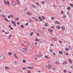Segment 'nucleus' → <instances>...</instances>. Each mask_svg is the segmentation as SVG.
I'll list each match as a JSON object with an SVG mask.
<instances>
[{
	"instance_id": "393cba45",
	"label": "nucleus",
	"mask_w": 73,
	"mask_h": 73,
	"mask_svg": "<svg viewBox=\"0 0 73 73\" xmlns=\"http://www.w3.org/2000/svg\"><path fill=\"white\" fill-rule=\"evenodd\" d=\"M28 21L29 22V23H32V20H31V19L29 20Z\"/></svg>"
},
{
	"instance_id": "dca6fc26",
	"label": "nucleus",
	"mask_w": 73,
	"mask_h": 73,
	"mask_svg": "<svg viewBox=\"0 0 73 73\" xmlns=\"http://www.w3.org/2000/svg\"><path fill=\"white\" fill-rule=\"evenodd\" d=\"M21 28H24V25H21Z\"/></svg>"
},
{
	"instance_id": "f03ea898",
	"label": "nucleus",
	"mask_w": 73,
	"mask_h": 73,
	"mask_svg": "<svg viewBox=\"0 0 73 73\" xmlns=\"http://www.w3.org/2000/svg\"><path fill=\"white\" fill-rule=\"evenodd\" d=\"M5 58L3 56H1L0 57V60H4Z\"/></svg>"
},
{
	"instance_id": "6e6552de",
	"label": "nucleus",
	"mask_w": 73,
	"mask_h": 73,
	"mask_svg": "<svg viewBox=\"0 0 73 73\" xmlns=\"http://www.w3.org/2000/svg\"><path fill=\"white\" fill-rule=\"evenodd\" d=\"M38 19L39 20H39L40 21H42L43 20L42 19L41 17H39Z\"/></svg>"
},
{
	"instance_id": "a18cd8bd",
	"label": "nucleus",
	"mask_w": 73,
	"mask_h": 73,
	"mask_svg": "<svg viewBox=\"0 0 73 73\" xmlns=\"http://www.w3.org/2000/svg\"><path fill=\"white\" fill-rule=\"evenodd\" d=\"M27 68H29V69H31V67H27Z\"/></svg>"
},
{
	"instance_id": "c9c22d12",
	"label": "nucleus",
	"mask_w": 73,
	"mask_h": 73,
	"mask_svg": "<svg viewBox=\"0 0 73 73\" xmlns=\"http://www.w3.org/2000/svg\"><path fill=\"white\" fill-rule=\"evenodd\" d=\"M1 15H2V16L3 17H5V16L3 14H2Z\"/></svg>"
},
{
	"instance_id": "680f3d73",
	"label": "nucleus",
	"mask_w": 73,
	"mask_h": 73,
	"mask_svg": "<svg viewBox=\"0 0 73 73\" xmlns=\"http://www.w3.org/2000/svg\"><path fill=\"white\" fill-rule=\"evenodd\" d=\"M10 29L11 30H13V29L11 27L10 28Z\"/></svg>"
},
{
	"instance_id": "412c9836",
	"label": "nucleus",
	"mask_w": 73,
	"mask_h": 73,
	"mask_svg": "<svg viewBox=\"0 0 73 73\" xmlns=\"http://www.w3.org/2000/svg\"><path fill=\"white\" fill-rule=\"evenodd\" d=\"M33 32H32L30 33V36H33Z\"/></svg>"
},
{
	"instance_id": "5701e85b",
	"label": "nucleus",
	"mask_w": 73,
	"mask_h": 73,
	"mask_svg": "<svg viewBox=\"0 0 73 73\" xmlns=\"http://www.w3.org/2000/svg\"><path fill=\"white\" fill-rule=\"evenodd\" d=\"M27 10H28V8H25L24 9V11H25H25H27Z\"/></svg>"
},
{
	"instance_id": "f8f14e48",
	"label": "nucleus",
	"mask_w": 73,
	"mask_h": 73,
	"mask_svg": "<svg viewBox=\"0 0 73 73\" xmlns=\"http://www.w3.org/2000/svg\"><path fill=\"white\" fill-rule=\"evenodd\" d=\"M66 13L67 15H70V12L69 11H67Z\"/></svg>"
},
{
	"instance_id": "473e14b6",
	"label": "nucleus",
	"mask_w": 73,
	"mask_h": 73,
	"mask_svg": "<svg viewBox=\"0 0 73 73\" xmlns=\"http://www.w3.org/2000/svg\"><path fill=\"white\" fill-rule=\"evenodd\" d=\"M15 21H18L19 20V18L17 17L15 19Z\"/></svg>"
},
{
	"instance_id": "0e129e2a",
	"label": "nucleus",
	"mask_w": 73,
	"mask_h": 73,
	"mask_svg": "<svg viewBox=\"0 0 73 73\" xmlns=\"http://www.w3.org/2000/svg\"><path fill=\"white\" fill-rule=\"evenodd\" d=\"M0 12L1 13V12H2V10H1V9H0Z\"/></svg>"
},
{
	"instance_id": "3c124183",
	"label": "nucleus",
	"mask_w": 73,
	"mask_h": 73,
	"mask_svg": "<svg viewBox=\"0 0 73 73\" xmlns=\"http://www.w3.org/2000/svg\"><path fill=\"white\" fill-rule=\"evenodd\" d=\"M59 42H60V44H62V41H61V40L59 41Z\"/></svg>"
},
{
	"instance_id": "a19ab883",
	"label": "nucleus",
	"mask_w": 73,
	"mask_h": 73,
	"mask_svg": "<svg viewBox=\"0 0 73 73\" xmlns=\"http://www.w3.org/2000/svg\"><path fill=\"white\" fill-rule=\"evenodd\" d=\"M10 17L12 18H13V16L12 15H10Z\"/></svg>"
},
{
	"instance_id": "37998d69",
	"label": "nucleus",
	"mask_w": 73,
	"mask_h": 73,
	"mask_svg": "<svg viewBox=\"0 0 73 73\" xmlns=\"http://www.w3.org/2000/svg\"><path fill=\"white\" fill-rule=\"evenodd\" d=\"M35 20L36 21H38V19H37V18H36L35 19Z\"/></svg>"
},
{
	"instance_id": "cd10ccee",
	"label": "nucleus",
	"mask_w": 73,
	"mask_h": 73,
	"mask_svg": "<svg viewBox=\"0 0 73 73\" xmlns=\"http://www.w3.org/2000/svg\"><path fill=\"white\" fill-rule=\"evenodd\" d=\"M27 15H30V16H31V14L30 13H29V12H27Z\"/></svg>"
},
{
	"instance_id": "7ed1b4c3",
	"label": "nucleus",
	"mask_w": 73,
	"mask_h": 73,
	"mask_svg": "<svg viewBox=\"0 0 73 73\" xmlns=\"http://www.w3.org/2000/svg\"><path fill=\"white\" fill-rule=\"evenodd\" d=\"M56 28L57 29H59L61 28V27L59 25H57L56 26Z\"/></svg>"
},
{
	"instance_id": "6ab92c4d",
	"label": "nucleus",
	"mask_w": 73,
	"mask_h": 73,
	"mask_svg": "<svg viewBox=\"0 0 73 73\" xmlns=\"http://www.w3.org/2000/svg\"><path fill=\"white\" fill-rule=\"evenodd\" d=\"M25 43L26 44V45H29V44H28V43L27 42H25Z\"/></svg>"
},
{
	"instance_id": "2f4dec72",
	"label": "nucleus",
	"mask_w": 73,
	"mask_h": 73,
	"mask_svg": "<svg viewBox=\"0 0 73 73\" xmlns=\"http://www.w3.org/2000/svg\"><path fill=\"white\" fill-rule=\"evenodd\" d=\"M36 5H37L38 6H40V4H39V3H35Z\"/></svg>"
},
{
	"instance_id": "7c9ffc66",
	"label": "nucleus",
	"mask_w": 73,
	"mask_h": 73,
	"mask_svg": "<svg viewBox=\"0 0 73 73\" xmlns=\"http://www.w3.org/2000/svg\"><path fill=\"white\" fill-rule=\"evenodd\" d=\"M52 40L54 41H56V39L55 38H52Z\"/></svg>"
},
{
	"instance_id": "c03bdc74",
	"label": "nucleus",
	"mask_w": 73,
	"mask_h": 73,
	"mask_svg": "<svg viewBox=\"0 0 73 73\" xmlns=\"http://www.w3.org/2000/svg\"><path fill=\"white\" fill-rule=\"evenodd\" d=\"M7 5H9V2L8 1H7Z\"/></svg>"
},
{
	"instance_id": "20e7f679",
	"label": "nucleus",
	"mask_w": 73,
	"mask_h": 73,
	"mask_svg": "<svg viewBox=\"0 0 73 73\" xmlns=\"http://www.w3.org/2000/svg\"><path fill=\"white\" fill-rule=\"evenodd\" d=\"M31 7L33 8L34 9L36 8V6H35L34 5L32 4L31 5Z\"/></svg>"
},
{
	"instance_id": "39448f33",
	"label": "nucleus",
	"mask_w": 73,
	"mask_h": 73,
	"mask_svg": "<svg viewBox=\"0 0 73 73\" xmlns=\"http://www.w3.org/2000/svg\"><path fill=\"white\" fill-rule=\"evenodd\" d=\"M5 70H7V69H9V67L8 66H5Z\"/></svg>"
},
{
	"instance_id": "ea45409f",
	"label": "nucleus",
	"mask_w": 73,
	"mask_h": 73,
	"mask_svg": "<svg viewBox=\"0 0 73 73\" xmlns=\"http://www.w3.org/2000/svg\"><path fill=\"white\" fill-rule=\"evenodd\" d=\"M60 62H56V64H59Z\"/></svg>"
},
{
	"instance_id": "aec40b11",
	"label": "nucleus",
	"mask_w": 73,
	"mask_h": 73,
	"mask_svg": "<svg viewBox=\"0 0 73 73\" xmlns=\"http://www.w3.org/2000/svg\"><path fill=\"white\" fill-rule=\"evenodd\" d=\"M44 57H45V58H47L48 59H49V57H48V56H45Z\"/></svg>"
},
{
	"instance_id": "58836bf2",
	"label": "nucleus",
	"mask_w": 73,
	"mask_h": 73,
	"mask_svg": "<svg viewBox=\"0 0 73 73\" xmlns=\"http://www.w3.org/2000/svg\"><path fill=\"white\" fill-rule=\"evenodd\" d=\"M36 36H40V35H39V34H38V33H37Z\"/></svg>"
},
{
	"instance_id": "79ce46f5",
	"label": "nucleus",
	"mask_w": 73,
	"mask_h": 73,
	"mask_svg": "<svg viewBox=\"0 0 73 73\" xmlns=\"http://www.w3.org/2000/svg\"><path fill=\"white\" fill-rule=\"evenodd\" d=\"M7 17H8L9 19H11V16L8 15L7 16Z\"/></svg>"
},
{
	"instance_id": "864d4df0",
	"label": "nucleus",
	"mask_w": 73,
	"mask_h": 73,
	"mask_svg": "<svg viewBox=\"0 0 73 73\" xmlns=\"http://www.w3.org/2000/svg\"><path fill=\"white\" fill-rule=\"evenodd\" d=\"M63 64L65 65V64H66V62H64L63 63Z\"/></svg>"
},
{
	"instance_id": "a878e982",
	"label": "nucleus",
	"mask_w": 73,
	"mask_h": 73,
	"mask_svg": "<svg viewBox=\"0 0 73 73\" xmlns=\"http://www.w3.org/2000/svg\"><path fill=\"white\" fill-rule=\"evenodd\" d=\"M67 9L68 10H70V7H67Z\"/></svg>"
},
{
	"instance_id": "bb28decb",
	"label": "nucleus",
	"mask_w": 73,
	"mask_h": 73,
	"mask_svg": "<svg viewBox=\"0 0 73 73\" xmlns=\"http://www.w3.org/2000/svg\"><path fill=\"white\" fill-rule=\"evenodd\" d=\"M40 40H39L38 39V38H36L35 39L36 41H40Z\"/></svg>"
},
{
	"instance_id": "052dcab7",
	"label": "nucleus",
	"mask_w": 73,
	"mask_h": 73,
	"mask_svg": "<svg viewBox=\"0 0 73 73\" xmlns=\"http://www.w3.org/2000/svg\"><path fill=\"white\" fill-rule=\"evenodd\" d=\"M26 69V68H23V70H25Z\"/></svg>"
},
{
	"instance_id": "5fc2aeb1",
	"label": "nucleus",
	"mask_w": 73,
	"mask_h": 73,
	"mask_svg": "<svg viewBox=\"0 0 73 73\" xmlns=\"http://www.w3.org/2000/svg\"><path fill=\"white\" fill-rule=\"evenodd\" d=\"M52 51H53V50H52V49L50 50V52H52Z\"/></svg>"
},
{
	"instance_id": "774afa93",
	"label": "nucleus",
	"mask_w": 73,
	"mask_h": 73,
	"mask_svg": "<svg viewBox=\"0 0 73 73\" xmlns=\"http://www.w3.org/2000/svg\"><path fill=\"white\" fill-rule=\"evenodd\" d=\"M12 37V35H10L9 36V37Z\"/></svg>"
},
{
	"instance_id": "6e6d98bb",
	"label": "nucleus",
	"mask_w": 73,
	"mask_h": 73,
	"mask_svg": "<svg viewBox=\"0 0 73 73\" xmlns=\"http://www.w3.org/2000/svg\"><path fill=\"white\" fill-rule=\"evenodd\" d=\"M64 73H66V71L65 70H64Z\"/></svg>"
},
{
	"instance_id": "ddd939ff",
	"label": "nucleus",
	"mask_w": 73,
	"mask_h": 73,
	"mask_svg": "<svg viewBox=\"0 0 73 73\" xmlns=\"http://www.w3.org/2000/svg\"><path fill=\"white\" fill-rule=\"evenodd\" d=\"M17 3L18 5H20V2H19V0H16Z\"/></svg>"
},
{
	"instance_id": "4c0bfd02",
	"label": "nucleus",
	"mask_w": 73,
	"mask_h": 73,
	"mask_svg": "<svg viewBox=\"0 0 73 73\" xmlns=\"http://www.w3.org/2000/svg\"><path fill=\"white\" fill-rule=\"evenodd\" d=\"M42 19H43V20H44L45 19V17H44V16H42Z\"/></svg>"
},
{
	"instance_id": "4d7b16f0",
	"label": "nucleus",
	"mask_w": 73,
	"mask_h": 73,
	"mask_svg": "<svg viewBox=\"0 0 73 73\" xmlns=\"http://www.w3.org/2000/svg\"><path fill=\"white\" fill-rule=\"evenodd\" d=\"M45 67L46 68H48V66L47 65H45Z\"/></svg>"
},
{
	"instance_id": "9b49d317",
	"label": "nucleus",
	"mask_w": 73,
	"mask_h": 73,
	"mask_svg": "<svg viewBox=\"0 0 73 73\" xmlns=\"http://www.w3.org/2000/svg\"><path fill=\"white\" fill-rule=\"evenodd\" d=\"M65 50H66V51L68 52V51H69V48H65Z\"/></svg>"
},
{
	"instance_id": "0eeeda50",
	"label": "nucleus",
	"mask_w": 73,
	"mask_h": 73,
	"mask_svg": "<svg viewBox=\"0 0 73 73\" xmlns=\"http://www.w3.org/2000/svg\"><path fill=\"white\" fill-rule=\"evenodd\" d=\"M58 53L59 54H63V52H62V51H59Z\"/></svg>"
},
{
	"instance_id": "b1692460",
	"label": "nucleus",
	"mask_w": 73,
	"mask_h": 73,
	"mask_svg": "<svg viewBox=\"0 0 73 73\" xmlns=\"http://www.w3.org/2000/svg\"><path fill=\"white\" fill-rule=\"evenodd\" d=\"M62 30H65V27H62Z\"/></svg>"
},
{
	"instance_id": "de8ad7c7",
	"label": "nucleus",
	"mask_w": 73,
	"mask_h": 73,
	"mask_svg": "<svg viewBox=\"0 0 73 73\" xmlns=\"http://www.w3.org/2000/svg\"><path fill=\"white\" fill-rule=\"evenodd\" d=\"M51 19L52 20H54V17H51Z\"/></svg>"
},
{
	"instance_id": "a211bd4d",
	"label": "nucleus",
	"mask_w": 73,
	"mask_h": 73,
	"mask_svg": "<svg viewBox=\"0 0 73 73\" xmlns=\"http://www.w3.org/2000/svg\"><path fill=\"white\" fill-rule=\"evenodd\" d=\"M45 27H47V26H48V23H46L44 25Z\"/></svg>"
},
{
	"instance_id": "f257e3e1",
	"label": "nucleus",
	"mask_w": 73,
	"mask_h": 73,
	"mask_svg": "<svg viewBox=\"0 0 73 73\" xmlns=\"http://www.w3.org/2000/svg\"><path fill=\"white\" fill-rule=\"evenodd\" d=\"M11 23H12L14 25L15 27L16 26V22H15V21H11Z\"/></svg>"
},
{
	"instance_id": "49530a36",
	"label": "nucleus",
	"mask_w": 73,
	"mask_h": 73,
	"mask_svg": "<svg viewBox=\"0 0 73 73\" xmlns=\"http://www.w3.org/2000/svg\"><path fill=\"white\" fill-rule=\"evenodd\" d=\"M71 68L73 69V65H72L71 66Z\"/></svg>"
},
{
	"instance_id": "f704fd0d",
	"label": "nucleus",
	"mask_w": 73,
	"mask_h": 73,
	"mask_svg": "<svg viewBox=\"0 0 73 73\" xmlns=\"http://www.w3.org/2000/svg\"><path fill=\"white\" fill-rule=\"evenodd\" d=\"M42 4H45V2L44 1H42Z\"/></svg>"
},
{
	"instance_id": "9d476101",
	"label": "nucleus",
	"mask_w": 73,
	"mask_h": 73,
	"mask_svg": "<svg viewBox=\"0 0 73 73\" xmlns=\"http://www.w3.org/2000/svg\"><path fill=\"white\" fill-rule=\"evenodd\" d=\"M12 4L13 5H16V3L15 2H13L12 3Z\"/></svg>"
},
{
	"instance_id": "e433bc0d",
	"label": "nucleus",
	"mask_w": 73,
	"mask_h": 73,
	"mask_svg": "<svg viewBox=\"0 0 73 73\" xmlns=\"http://www.w3.org/2000/svg\"><path fill=\"white\" fill-rule=\"evenodd\" d=\"M55 23L56 24H58V22L57 21H55Z\"/></svg>"
},
{
	"instance_id": "c85d7f7f",
	"label": "nucleus",
	"mask_w": 73,
	"mask_h": 73,
	"mask_svg": "<svg viewBox=\"0 0 73 73\" xmlns=\"http://www.w3.org/2000/svg\"><path fill=\"white\" fill-rule=\"evenodd\" d=\"M4 3H5V4L6 5H7V2H6V0L4 1Z\"/></svg>"
},
{
	"instance_id": "4468645a",
	"label": "nucleus",
	"mask_w": 73,
	"mask_h": 73,
	"mask_svg": "<svg viewBox=\"0 0 73 73\" xmlns=\"http://www.w3.org/2000/svg\"><path fill=\"white\" fill-rule=\"evenodd\" d=\"M48 31H49V32H53V31H52L51 29H48Z\"/></svg>"
},
{
	"instance_id": "1a4fd4ad",
	"label": "nucleus",
	"mask_w": 73,
	"mask_h": 73,
	"mask_svg": "<svg viewBox=\"0 0 73 73\" xmlns=\"http://www.w3.org/2000/svg\"><path fill=\"white\" fill-rule=\"evenodd\" d=\"M69 62L70 64H72V60L70 59L69 60Z\"/></svg>"
},
{
	"instance_id": "8fccbe9b",
	"label": "nucleus",
	"mask_w": 73,
	"mask_h": 73,
	"mask_svg": "<svg viewBox=\"0 0 73 73\" xmlns=\"http://www.w3.org/2000/svg\"><path fill=\"white\" fill-rule=\"evenodd\" d=\"M61 14H64V12L62 11H61Z\"/></svg>"
},
{
	"instance_id": "338daca9",
	"label": "nucleus",
	"mask_w": 73,
	"mask_h": 73,
	"mask_svg": "<svg viewBox=\"0 0 73 73\" xmlns=\"http://www.w3.org/2000/svg\"><path fill=\"white\" fill-rule=\"evenodd\" d=\"M28 73H31V71H30V70H29L28 71Z\"/></svg>"
},
{
	"instance_id": "f3484780",
	"label": "nucleus",
	"mask_w": 73,
	"mask_h": 73,
	"mask_svg": "<svg viewBox=\"0 0 73 73\" xmlns=\"http://www.w3.org/2000/svg\"><path fill=\"white\" fill-rule=\"evenodd\" d=\"M8 54L10 56H11L12 55V53H11L10 52H8Z\"/></svg>"
},
{
	"instance_id": "c756f323",
	"label": "nucleus",
	"mask_w": 73,
	"mask_h": 73,
	"mask_svg": "<svg viewBox=\"0 0 73 73\" xmlns=\"http://www.w3.org/2000/svg\"><path fill=\"white\" fill-rule=\"evenodd\" d=\"M23 62L24 63H25V62H26V61L25 60H23Z\"/></svg>"
},
{
	"instance_id": "2eb2a0df",
	"label": "nucleus",
	"mask_w": 73,
	"mask_h": 73,
	"mask_svg": "<svg viewBox=\"0 0 73 73\" xmlns=\"http://www.w3.org/2000/svg\"><path fill=\"white\" fill-rule=\"evenodd\" d=\"M48 69H51V66H50V64H48Z\"/></svg>"
},
{
	"instance_id": "13d9d810",
	"label": "nucleus",
	"mask_w": 73,
	"mask_h": 73,
	"mask_svg": "<svg viewBox=\"0 0 73 73\" xmlns=\"http://www.w3.org/2000/svg\"><path fill=\"white\" fill-rule=\"evenodd\" d=\"M6 21H7V22H9V21H8V19H6Z\"/></svg>"
},
{
	"instance_id": "e2e57ef3",
	"label": "nucleus",
	"mask_w": 73,
	"mask_h": 73,
	"mask_svg": "<svg viewBox=\"0 0 73 73\" xmlns=\"http://www.w3.org/2000/svg\"><path fill=\"white\" fill-rule=\"evenodd\" d=\"M24 49H25V51H26V50H27V48H25Z\"/></svg>"
},
{
	"instance_id": "72a5a7b5",
	"label": "nucleus",
	"mask_w": 73,
	"mask_h": 73,
	"mask_svg": "<svg viewBox=\"0 0 73 73\" xmlns=\"http://www.w3.org/2000/svg\"><path fill=\"white\" fill-rule=\"evenodd\" d=\"M70 5L72 7H73V4H72L70 3Z\"/></svg>"
},
{
	"instance_id": "09e8293b",
	"label": "nucleus",
	"mask_w": 73,
	"mask_h": 73,
	"mask_svg": "<svg viewBox=\"0 0 73 73\" xmlns=\"http://www.w3.org/2000/svg\"><path fill=\"white\" fill-rule=\"evenodd\" d=\"M52 54H53V56H55V55H56V54H55V53H54V52H53Z\"/></svg>"
},
{
	"instance_id": "bf43d9fd",
	"label": "nucleus",
	"mask_w": 73,
	"mask_h": 73,
	"mask_svg": "<svg viewBox=\"0 0 73 73\" xmlns=\"http://www.w3.org/2000/svg\"><path fill=\"white\" fill-rule=\"evenodd\" d=\"M32 19H35V17H32Z\"/></svg>"
},
{
	"instance_id": "603ef678",
	"label": "nucleus",
	"mask_w": 73,
	"mask_h": 73,
	"mask_svg": "<svg viewBox=\"0 0 73 73\" xmlns=\"http://www.w3.org/2000/svg\"><path fill=\"white\" fill-rule=\"evenodd\" d=\"M66 56H68V55H69V54H68V53L67 52L66 54Z\"/></svg>"
},
{
	"instance_id": "4be33fe9",
	"label": "nucleus",
	"mask_w": 73,
	"mask_h": 73,
	"mask_svg": "<svg viewBox=\"0 0 73 73\" xmlns=\"http://www.w3.org/2000/svg\"><path fill=\"white\" fill-rule=\"evenodd\" d=\"M14 56L15 57V58H18V57H17L16 55V54H14Z\"/></svg>"
},
{
	"instance_id": "69168bd1",
	"label": "nucleus",
	"mask_w": 73,
	"mask_h": 73,
	"mask_svg": "<svg viewBox=\"0 0 73 73\" xmlns=\"http://www.w3.org/2000/svg\"><path fill=\"white\" fill-rule=\"evenodd\" d=\"M66 17V15L64 16H63V17H64V19H65Z\"/></svg>"
},
{
	"instance_id": "423d86ee",
	"label": "nucleus",
	"mask_w": 73,
	"mask_h": 73,
	"mask_svg": "<svg viewBox=\"0 0 73 73\" xmlns=\"http://www.w3.org/2000/svg\"><path fill=\"white\" fill-rule=\"evenodd\" d=\"M37 57H40L41 56V54L39 53L37 55Z\"/></svg>"
}]
</instances>
